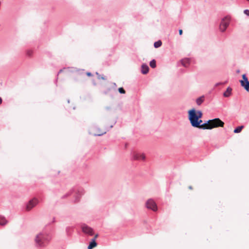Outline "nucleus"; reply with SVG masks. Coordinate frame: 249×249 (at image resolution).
<instances>
[{
	"label": "nucleus",
	"mask_w": 249,
	"mask_h": 249,
	"mask_svg": "<svg viewBox=\"0 0 249 249\" xmlns=\"http://www.w3.org/2000/svg\"><path fill=\"white\" fill-rule=\"evenodd\" d=\"M202 115L201 111H196L194 108L188 111L189 119L193 126L201 128L202 124H201L202 123V121L199 119L202 118Z\"/></svg>",
	"instance_id": "obj_1"
},
{
	"label": "nucleus",
	"mask_w": 249,
	"mask_h": 249,
	"mask_svg": "<svg viewBox=\"0 0 249 249\" xmlns=\"http://www.w3.org/2000/svg\"><path fill=\"white\" fill-rule=\"evenodd\" d=\"M224 123L219 118H215L208 121L207 123L202 124L201 128L203 129H212L213 128L223 127Z\"/></svg>",
	"instance_id": "obj_2"
},
{
	"label": "nucleus",
	"mask_w": 249,
	"mask_h": 249,
	"mask_svg": "<svg viewBox=\"0 0 249 249\" xmlns=\"http://www.w3.org/2000/svg\"><path fill=\"white\" fill-rule=\"evenodd\" d=\"M35 242L36 245L40 247H43L46 246L45 238L41 233H39L36 236Z\"/></svg>",
	"instance_id": "obj_3"
},
{
	"label": "nucleus",
	"mask_w": 249,
	"mask_h": 249,
	"mask_svg": "<svg viewBox=\"0 0 249 249\" xmlns=\"http://www.w3.org/2000/svg\"><path fill=\"white\" fill-rule=\"evenodd\" d=\"M230 18L226 17L223 18L220 24L219 28L221 32H224L229 25Z\"/></svg>",
	"instance_id": "obj_4"
},
{
	"label": "nucleus",
	"mask_w": 249,
	"mask_h": 249,
	"mask_svg": "<svg viewBox=\"0 0 249 249\" xmlns=\"http://www.w3.org/2000/svg\"><path fill=\"white\" fill-rule=\"evenodd\" d=\"M242 80L240 81L241 86L245 88L247 91L249 90V81L246 74L242 75Z\"/></svg>",
	"instance_id": "obj_5"
},
{
	"label": "nucleus",
	"mask_w": 249,
	"mask_h": 249,
	"mask_svg": "<svg viewBox=\"0 0 249 249\" xmlns=\"http://www.w3.org/2000/svg\"><path fill=\"white\" fill-rule=\"evenodd\" d=\"M106 133L105 129H101L98 127L93 128L90 131V133L94 136H101Z\"/></svg>",
	"instance_id": "obj_6"
},
{
	"label": "nucleus",
	"mask_w": 249,
	"mask_h": 249,
	"mask_svg": "<svg viewBox=\"0 0 249 249\" xmlns=\"http://www.w3.org/2000/svg\"><path fill=\"white\" fill-rule=\"evenodd\" d=\"M146 206L147 208L150 209L153 211H156L158 209L157 205L155 201L151 199H148L146 203Z\"/></svg>",
	"instance_id": "obj_7"
},
{
	"label": "nucleus",
	"mask_w": 249,
	"mask_h": 249,
	"mask_svg": "<svg viewBox=\"0 0 249 249\" xmlns=\"http://www.w3.org/2000/svg\"><path fill=\"white\" fill-rule=\"evenodd\" d=\"M38 203V200L36 198H34L31 200L26 206V210L30 211L33 208L35 207Z\"/></svg>",
	"instance_id": "obj_8"
},
{
	"label": "nucleus",
	"mask_w": 249,
	"mask_h": 249,
	"mask_svg": "<svg viewBox=\"0 0 249 249\" xmlns=\"http://www.w3.org/2000/svg\"><path fill=\"white\" fill-rule=\"evenodd\" d=\"M133 158L135 160H144L146 156L144 153L134 152L133 153Z\"/></svg>",
	"instance_id": "obj_9"
},
{
	"label": "nucleus",
	"mask_w": 249,
	"mask_h": 249,
	"mask_svg": "<svg viewBox=\"0 0 249 249\" xmlns=\"http://www.w3.org/2000/svg\"><path fill=\"white\" fill-rule=\"evenodd\" d=\"M82 229L83 232L86 234H88L90 235H92L93 234V230L86 225H82Z\"/></svg>",
	"instance_id": "obj_10"
},
{
	"label": "nucleus",
	"mask_w": 249,
	"mask_h": 249,
	"mask_svg": "<svg viewBox=\"0 0 249 249\" xmlns=\"http://www.w3.org/2000/svg\"><path fill=\"white\" fill-rule=\"evenodd\" d=\"M232 89L228 87L225 92L223 93V96L225 97H228L231 94Z\"/></svg>",
	"instance_id": "obj_11"
},
{
	"label": "nucleus",
	"mask_w": 249,
	"mask_h": 249,
	"mask_svg": "<svg viewBox=\"0 0 249 249\" xmlns=\"http://www.w3.org/2000/svg\"><path fill=\"white\" fill-rule=\"evenodd\" d=\"M149 71V67L147 65L143 64L142 66V72L145 74L148 73Z\"/></svg>",
	"instance_id": "obj_12"
},
{
	"label": "nucleus",
	"mask_w": 249,
	"mask_h": 249,
	"mask_svg": "<svg viewBox=\"0 0 249 249\" xmlns=\"http://www.w3.org/2000/svg\"><path fill=\"white\" fill-rule=\"evenodd\" d=\"M181 63L182 66L187 67L190 63V60L188 58L183 59L181 61Z\"/></svg>",
	"instance_id": "obj_13"
},
{
	"label": "nucleus",
	"mask_w": 249,
	"mask_h": 249,
	"mask_svg": "<svg viewBox=\"0 0 249 249\" xmlns=\"http://www.w3.org/2000/svg\"><path fill=\"white\" fill-rule=\"evenodd\" d=\"M97 243L95 241V239H93L89 245L88 249H92L93 248L96 247Z\"/></svg>",
	"instance_id": "obj_14"
},
{
	"label": "nucleus",
	"mask_w": 249,
	"mask_h": 249,
	"mask_svg": "<svg viewBox=\"0 0 249 249\" xmlns=\"http://www.w3.org/2000/svg\"><path fill=\"white\" fill-rule=\"evenodd\" d=\"M8 221L6 220L5 217L0 216V225L3 226L7 223Z\"/></svg>",
	"instance_id": "obj_15"
},
{
	"label": "nucleus",
	"mask_w": 249,
	"mask_h": 249,
	"mask_svg": "<svg viewBox=\"0 0 249 249\" xmlns=\"http://www.w3.org/2000/svg\"><path fill=\"white\" fill-rule=\"evenodd\" d=\"M204 99V96H201V97H199L198 98H197L196 99V104L198 106L200 105L203 102Z\"/></svg>",
	"instance_id": "obj_16"
},
{
	"label": "nucleus",
	"mask_w": 249,
	"mask_h": 249,
	"mask_svg": "<svg viewBox=\"0 0 249 249\" xmlns=\"http://www.w3.org/2000/svg\"><path fill=\"white\" fill-rule=\"evenodd\" d=\"M244 128V126L243 125H241V126H238L237 127V128H236L233 132L234 133H240L241 130H242V129Z\"/></svg>",
	"instance_id": "obj_17"
},
{
	"label": "nucleus",
	"mask_w": 249,
	"mask_h": 249,
	"mask_svg": "<svg viewBox=\"0 0 249 249\" xmlns=\"http://www.w3.org/2000/svg\"><path fill=\"white\" fill-rule=\"evenodd\" d=\"M161 41L160 40H159L154 43V47L157 48L160 47L161 45Z\"/></svg>",
	"instance_id": "obj_18"
},
{
	"label": "nucleus",
	"mask_w": 249,
	"mask_h": 249,
	"mask_svg": "<svg viewBox=\"0 0 249 249\" xmlns=\"http://www.w3.org/2000/svg\"><path fill=\"white\" fill-rule=\"evenodd\" d=\"M150 66L152 68H155L156 67V62L154 59L150 61Z\"/></svg>",
	"instance_id": "obj_19"
},
{
	"label": "nucleus",
	"mask_w": 249,
	"mask_h": 249,
	"mask_svg": "<svg viewBox=\"0 0 249 249\" xmlns=\"http://www.w3.org/2000/svg\"><path fill=\"white\" fill-rule=\"evenodd\" d=\"M33 52L32 50H27L26 52V55L29 57L32 56Z\"/></svg>",
	"instance_id": "obj_20"
},
{
	"label": "nucleus",
	"mask_w": 249,
	"mask_h": 249,
	"mask_svg": "<svg viewBox=\"0 0 249 249\" xmlns=\"http://www.w3.org/2000/svg\"><path fill=\"white\" fill-rule=\"evenodd\" d=\"M118 91L120 93L124 94L125 93V90L123 88H119Z\"/></svg>",
	"instance_id": "obj_21"
},
{
	"label": "nucleus",
	"mask_w": 249,
	"mask_h": 249,
	"mask_svg": "<svg viewBox=\"0 0 249 249\" xmlns=\"http://www.w3.org/2000/svg\"><path fill=\"white\" fill-rule=\"evenodd\" d=\"M244 13L246 15H247L249 16V10L246 9V10H244Z\"/></svg>",
	"instance_id": "obj_22"
},
{
	"label": "nucleus",
	"mask_w": 249,
	"mask_h": 249,
	"mask_svg": "<svg viewBox=\"0 0 249 249\" xmlns=\"http://www.w3.org/2000/svg\"><path fill=\"white\" fill-rule=\"evenodd\" d=\"M182 33H183L182 30L180 29L179 30V35H181L182 34Z\"/></svg>",
	"instance_id": "obj_23"
},
{
	"label": "nucleus",
	"mask_w": 249,
	"mask_h": 249,
	"mask_svg": "<svg viewBox=\"0 0 249 249\" xmlns=\"http://www.w3.org/2000/svg\"><path fill=\"white\" fill-rule=\"evenodd\" d=\"M99 79H103V80H105V78H104V77L103 76H99V77H98Z\"/></svg>",
	"instance_id": "obj_24"
},
{
	"label": "nucleus",
	"mask_w": 249,
	"mask_h": 249,
	"mask_svg": "<svg viewBox=\"0 0 249 249\" xmlns=\"http://www.w3.org/2000/svg\"><path fill=\"white\" fill-rule=\"evenodd\" d=\"M87 74L88 75V76H90L91 74L90 72H87Z\"/></svg>",
	"instance_id": "obj_25"
},
{
	"label": "nucleus",
	"mask_w": 249,
	"mask_h": 249,
	"mask_svg": "<svg viewBox=\"0 0 249 249\" xmlns=\"http://www.w3.org/2000/svg\"><path fill=\"white\" fill-rule=\"evenodd\" d=\"M2 99L1 97H0V105L2 103Z\"/></svg>",
	"instance_id": "obj_26"
},
{
	"label": "nucleus",
	"mask_w": 249,
	"mask_h": 249,
	"mask_svg": "<svg viewBox=\"0 0 249 249\" xmlns=\"http://www.w3.org/2000/svg\"><path fill=\"white\" fill-rule=\"evenodd\" d=\"M98 237V234H96L95 235V238L94 239H95L96 238H97Z\"/></svg>",
	"instance_id": "obj_27"
},
{
	"label": "nucleus",
	"mask_w": 249,
	"mask_h": 249,
	"mask_svg": "<svg viewBox=\"0 0 249 249\" xmlns=\"http://www.w3.org/2000/svg\"><path fill=\"white\" fill-rule=\"evenodd\" d=\"M62 71H63V70H60L59 71V73H60V72H61Z\"/></svg>",
	"instance_id": "obj_28"
},
{
	"label": "nucleus",
	"mask_w": 249,
	"mask_h": 249,
	"mask_svg": "<svg viewBox=\"0 0 249 249\" xmlns=\"http://www.w3.org/2000/svg\"><path fill=\"white\" fill-rule=\"evenodd\" d=\"M220 84H221V83H217V84H216V86H218L219 85H220Z\"/></svg>",
	"instance_id": "obj_29"
},
{
	"label": "nucleus",
	"mask_w": 249,
	"mask_h": 249,
	"mask_svg": "<svg viewBox=\"0 0 249 249\" xmlns=\"http://www.w3.org/2000/svg\"><path fill=\"white\" fill-rule=\"evenodd\" d=\"M189 189H192V186H190V187H189Z\"/></svg>",
	"instance_id": "obj_30"
},
{
	"label": "nucleus",
	"mask_w": 249,
	"mask_h": 249,
	"mask_svg": "<svg viewBox=\"0 0 249 249\" xmlns=\"http://www.w3.org/2000/svg\"><path fill=\"white\" fill-rule=\"evenodd\" d=\"M248 1H249V0H247Z\"/></svg>",
	"instance_id": "obj_31"
}]
</instances>
